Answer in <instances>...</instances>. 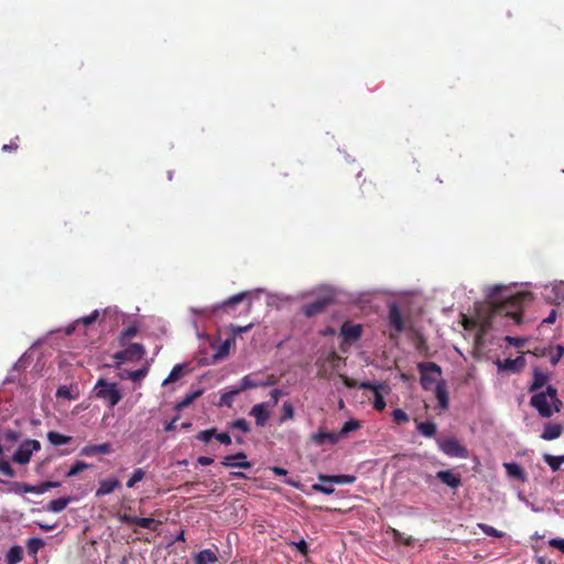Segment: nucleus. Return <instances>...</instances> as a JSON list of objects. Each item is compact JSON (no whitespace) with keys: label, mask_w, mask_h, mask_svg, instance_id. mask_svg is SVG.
<instances>
[{"label":"nucleus","mask_w":564,"mask_h":564,"mask_svg":"<svg viewBox=\"0 0 564 564\" xmlns=\"http://www.w3.org/2000/svg\"><path fill=\"white\" fill-rule=\"evenodd\" d=\"M41 449V443L36 440H26L21 443L12 456V460L20 465H25L30 462L33 452Z\"/></svg>","instance_id":"nucleus-5"},{"label":"nucleus","mask_w":564,"mask_h":564,"mask_svg":"<svg viewBox=\"0 0 564 564\" xmlns=\"http://www.w3.org/2000/svg\"><path fill=\"white\" fill-rule=\"evenodd\" d=\"M550 545L553 547L558 549L564 553V539H552L550 541Z\"/></svg>","instance_id":"nucleus-61"},{"label":"nucleus","mask_w":564,"mask_h":564,"mask_svg":"<svg viewBox=\"0 0 564 564\" xmlns=\"http://www.w3.org/2000/svg\"><path fill=\"white\" fill-rule=\"evenodd\" d=\"M311 440L316 445H323L324 443L337 444L340 440V434L336 432H328L325 429L321 427L314 434H312Z\"/></svg>","instance_id":"nucleus-14"},{"label":"nucleus","mask_w":564,"mask_h":564,"mask_svg":"<svg viewBox=\"0 0 564 564\" xmlns=\"http://www.w3.org/2000/svg\"><path fill=\"white\" fill-rule=\"evenodd\" d=\"M283 392L279 389H274L270 392V408L275 406L281 398Z\"/></svg>","instance_id":"nucleus-56"},{"label":"nucleus","mask_w":564,"mask_h":564,"mask_svg":"<svg viewBox=\"0 0 564 564\" xmlns=\"http://www.w3.org/2000/svg\"><path fill=\"white\" fill-rule=\"evenodd\" d=\"M230 427L231 429H236V430H240L243 433H248L250 431V425L247 422V420H245V419H238V420L234 421L230 424Z\"/></svg>","instance_id":"nucleus-49"},{"label":"nucleus","mask_w":564,"mask_h":564,"mask_svg":"<svg viewBox=\"0 0 564 564\" xmlns=\"http://www.w3.org/2000/svg\"><path fill=\"white\" fill-rule=\"evenodd\" d=\"M145 473L142 468H135L131 475V477L127 481L128 488H133L138 482L143 480Z\"/></svg>","instance_id":"nucleus-40"},{"label":"nucleus","mask_w":564,"mask_h":564,"mask_svg":"<svg viewBox=\"0 0 564 564\" xmlns=\"http://www.w3.org/2000/svg\"><path fill=\"white\" fill-rule=\"evenodd\" d=\"M113 358L118 361V364H121L123 361H128V355L124 354V349L117 351L113 356Z\"/></svg>","instance_id":"nucleus-63"},{"label":"nucleus","mask_w":564,"mask_h":564,"mask_svg":"<svg viewBox=\"0 0 564 564\" xmlns=\"http://www.w3.org/2000/svg\"><path fill=\"white\" fill-rule=\"evenodd\" d=\"M61 484L57 481H43L39 485H31V494L42 495L52 488L58 487Z\"/></svg>","instance_id":"nucleus-34"},{"label":"nucleus","mask_w":564,"mask_h":564,"mask_svg":"<svg viewBox=\"0 0 564 564\" xmlns=\"http://www.w3.org/2000/svg\"><path fill=\"white\" fill-rule=\"evenodd\" d=\"M496 365L499 370L510 371V372H521L525 366V359L523 356H519L516 359L506 358L505 360L497 359Z\"/></svg>","instance_id":"nucleus-12"},{"label":"nucleus","mask_w":564,"mask_h":564,"mask_svg":"<svg viewBox=\"0 0 564 564\" xmlns=\"http://www.w3.org/2000/svg\"><path fill=\"white\" fill-rule=\"evenodd\" d=\"M221 465L227 468L239 467L243 469H249L252 467V464L247 460V455L243 452H239L234 455H228L224 457V459L221 460Z\"/></svg>","instance_id":"nucleus-11"},{"label":"nucleus","mask_w":564,"mask_h":564,"mask_svg":"<svg viewBox=\"0 0 564 564\" xmlns=\"http://www.w3.org/2000/svg\"><path fill=\"white\" fill-rule=\"evenodd\" d=\"M56 397L57 398H63V399H67V400H72L74 399L70 390L66 387V386H61L57 391H56Z\"/></svg>","instance_id":"nucleus-53"},{"label":"nucleus","mask_w":564,"mask_h":564,"mask_svg":"<svg viewBox=\"0 0 564 564\" xmlns=\"http://www.w3.org/2000/svg\"><path fill=\"white\" fill-rule=\"evenodd\" d=\"M438 446L449 457L467 458L469 456L468 449L454 437L440 441Z\"/></svg>","instance_id":"nucleus-8"},{"label":"nucleus","mask_w":564,"mask_h":564,"mask_svg":"<svg viewBox=\"0 0 564 564\" xmlns=\"http://www.w3.org/2000/svg\"><path fill=\"white\" fill-rule=\"evenodd\" d=\"M218 561L216 552L205 549L198 552L194 557L195 564H214Z\"/></svg>","instance_id":"nucleus-23"},{"label":"nucleus","mask_w":564,"mask_h":564,"mask_svg":"<svg viewBox=\"0 0 564 564\" xmlns=\"http://www.w3.org/2000/svg\"><path fill=\"white\" fill-rule=\"evenodd\" d=\"M296 550L302 554V555H307L308 553V545L306 543L305 540H300L299 542H294L292 543Z\"/></svg>","instance_id":"nucleus-58"},{"label":"nucleus","mask_w":564,"mask_h":564,"mask_svg":"<svg viewBox=\"0 0 564 564\" xmlns=\"http://www.w3.org/2000/svg\"><path fill=\"white\" fill-rule=\"evenodd\" d=\"M505 286L494 285L490 288L488 297L491 305V315H506L514 319L516 324L522 323L523 304L532 300L531 292L521 291L502 300L496 299Z\"/></svg>","instance_id":"nucleus-1"},{"label":"nucleus","mask_w":564,"mask_h":564,"mask_svg":"<svg viewBox=\"0 0 564 564\" xmlns=\"http://www.w3.org/2000/svg\"><path fill=\"white\" fill-rule=\"evenodd\" d=\"M543 459L553 471H557L562 464H564V455L554 456L551 454H544Z\"/></svg>","instance_id":"nucleus-32"},{"label":"nucleus","mask_w":564,"mask_h":564,"mask_svg":"<svg viewBox=\"0 0 564 564\" xmlns=\"http://www.w3.org/2000/svg\"><path fill=\"white\" fill-rule=\"evenodd\" d=\"M112 451L110 443H102L98 445H86L82 448L80 455L95 456L98 454L108 455Z\"/></svg>","instance_id":"nucleus-18"},{"label":"nucleus","mask_w":564,"mask_h":564,"mask_svg":"<svg viewBox=\"0 0 564 564\" xmlns=\"http://www.w3.org/2000/svg\"><path fill=\"white\" fill-rule=\"evenodd\" d=\"M360 427V424L357 420H349L344 423L343 427L337 434H340V437L347 435L350 432H354Z\"/></svg>","instance_id":"nucleus-42"},{"label":"nucleus","mask_w":564,"mask_h":564,"mask_svg":"<svg viewBox=\"0 0 564 564\" xmlns=\"http://www.w3.org/2000/svg\"><path fill=\"white\" fill-rule=\"evenodd\" d=\"M334 297L329 294L318 296L315 301L303 305L302 312L306 317L322 314L332 303Z\"/></svg>","instance_id":"nucleus-7"},{"label":"nucleus","mask_w":564,"mask_h":564,"mask_svg":"<svg viewBox=\"0 0 564 564\" xmlns=\"http://www.w3.org/2000/svg\"><path fill=\"white\" fill-rule=\"evenodd\" d=\"M358 389L371 390L373 392V408L377 411L381 412L386 409V401L382 391L389 390L387 384L362 381L359 383Z\"/></svg>","instance_id":"nucleus-6"},{"label":"nucleus","mask_w":564,"mask_h":564,"mask_svg":"<svg viewBox=\"0 0 564 564\" xmlns=\"http://www.w3.org/2000/svg\"><path fill=\"white\" fill-rule=\"evenodd\" d=\"M389 324L398 332L401 333L404 330V321L401 315V312L395 303H392L389 307Z\"/></svg>","instance_id":"nucleus-16"},{"label":"nucleus","mask_w":564,"mask_h":564,"mask_svg":"<svg viewBox=\"0 0 564 564\" xmlns=\"http://www.w3.org/2000/svg\"><path fill=\"white\" fill-rule=\"evenodd\" d=\"M260 387H269L275 384L278 382V379L274 375H269L264 380H260Z\"/></svg>","instance_id":"nucleus-60"},{"label":"nucleus","mask_w":564,"mask_h":564,"mask_svg":"<svg viewBox=\"0 0 564 564\" xmlns=\"http://www.w3.org/2000/svg\"><path fill=\"white\" fill-rule=\"evenodd\" d=\"M270 402H261L254 404L250 410V415L254 417L258 426H264L270 417L269 409Z\"/></svg>","instance_id":"nucleus-13"},{"label":"nucleus","mask_w":564,"mask_h":564,"mask_svg":"<svg viewBox=\"0 0 564 564\" xmlns=\"http://www.w3.org/2000/svg\"><path fill=\"white\" fill-rule=\"evenodd\" d=\"M1 484H6L9 486V491L21 495V494H31V485L25 482L18 481H7L0 479Z\"/></svg>","instance_id":"nucleus-27"},{"label":"nucleus","mask_w":564,"mask_h":564,"mask_svg":"<svg viewBox=\"0 0 564 564\" xmlns=\"http://www.w3.org/2000/svg\"><path fill=\"white\" fill-rule=\"evenodd\" d=\"M197 463L202 466H209L214 463V459L212 457H207V456H199L197 458Z\"/></svg>","instance_id":"nucleus-62"},{"label":"nucleus","mask_w":564,"mask_h":564,"mask_svg":"<svg viewBox=\"0 0 564 564\" xmlns=\"http://www.w3.org/2000/svg\"><path fill=\"white\" fill-rule=\"evenodd\" d=\"M214 435H216V429L213 427V429H208V430H205V431H200L199 433H197V435L195 436L197 441H200V442H204V443H208L212 437H214Z\"/></svg>","instance_id":"nucleus-46"},{"label":"nucleus","mask_w":564,"mask_h":564,"mask_svg":"<svg viewBox=\"0 0 564 564\" xmlns=\"http://www.w3.org/2000/svg\"><path fill=\"white\" fill-rule=\"evenodd\" d=\"M89 467L88 464L84 463V462H76L75 464H73V466L69 468V470L67 471L66 476L67 477H73V476H76L77 474H79L80 471L87 469Z\"/></svg>","instance_id":"nucleus-45"},{"label":"nucleus","mask_w":564,"mask_h":564,"mask_svg":"<svg viewBox=\"0 0 564 564\" xmlns=\"http://www.w3.org/2000/svg\"><path fill=\"white\" fill-rule=\"evenodd\" d=\"M100 316V312L98 310H95L91 314L88 316H84L79 319H77V323H82L85 326H89L93 323H95Z\"/></svg>","instance_id":"nucleus-48"},{"label":"nucleus","mask_w":564,"mask_h":564,"mask_svg":"<svg viewBox=\"0 0 564 564\" xmlns=\"http://www.w3.org/2000/svg\"><path fill=\"white\" fill-rule=\"evenodd\" d=\"M241 393L238 391V388H232L226 392H224L220 397L219 405H225L228 408L232 406L234 397Z\"/></svg>","instance_id":"nucleus-37"},{"label":"nucleus","mask_w":564,"mask_h":564,"mask_svg":"<svg viewBox=\"0 0 564 564\" xmlns=\"http://www.w3.org/2000/svg\"><path fill=\"white\" fill-rule=\"evenodd\" d=\"M186 366L183 364L175 365L169 376L163 380L162 386H167L170 383L176 382L184 375Z\"/></svg>","instance_id":"nucleus-25"},{"label":"nucleus","mask_w":564,"mask_h":564,"mask_svg":"<svg viewBox=\"0 0 564 564\" xmlns=\"http://www.w3.org/2000/svg\"><path fill=\"white\" fill-rule=\"evenodd\" d=\"M118 519L121 523L126 524H135L140 528L149 529L151 531H156L161 522L153 518H140L130 516L127 513H122L118 516Z\"/></svg>","instance_id":"nucleus-9"},{"label":"nucleus","mask_w":564,"mask_h":564,"mask_svg":"<svg viewBox=\"0 0 564 564\" xmlns=\"http://www.w3.org/2000/svg\"><path fill=\"white\" fill-rule=\"evenodd\" d=\"M144 352V347L138 343H133L124 349V354L128 355V361L140 360L143 357Z\"/></svg>","instance_id":"nucleus-24"},{"label":"nucleus","mask_w":564,"mask_h":564,"mask_svg":"<svg viewBox=\"0 0 564 564\" xmlns=\"http://www.w3.org/2000/svg\"><path fill=\"white\" fill-rule=\"evenodd\" d=\"M436 478L453 489H457L462 485L460 476L452 470H440L436 473Z\"/></svg>","instance_id":"nucleus-15"},{"label":"nucleus","mask_w":564,"mask_h":564,"mask_svg":"<svg viewBox=\"0 0 564 564\" xmlns=\"http://www.w3.org/2000/svg\"><path fill=\"white\" fill-rule=\"evenodd\" d=\"M505 339H506V341H508L509 344H511V345H513L514 347H518V348L523 347L524 343H525V339L521 338V337L507 336Z\"/></svg>","instance_id":"nucleus-59"},{"label":"nucleus","mask_w":564,"mask_h":564,"mask_svg":"<svg viewBox=\"0 0 564 564\" xmlns=\"http://www.w3.org/2000/svg\"><path fill=\"white\" fill-rule=\"evenodd\" d=\"M312 489L314 491L322 492L325 495H332L335 491L334 487L324 486L322 484L312 485Z\"/></svg>","instance_id":"nucleus-55"},{"label":"nucleus","mask_w":564,"mask_h":564,"mask_svg":"<svg viewBox=\"0 0 564 564\" xmlns=\"http://www.w3.org/2000/svg\"><path fill=\"white\" fill-rule=\"evenodd\" d=\"M93 391L95 397L102 400L108 408H113L122 399L118 384L116 382H108L104 378L97 380Z\"/></svg>","instance_id":"nucleus-3"},{"label":"nucleus","mask_w":564,"mask_h":564,"mask_svg":"<svg viewBox=\"0 0 564 564\" xmlns=\"http://www.w3.org/2000/svg\"><path fill=\"white\" fill-rule=\"evenodd\" d=\"M22 558L23 550L19 545L10 547L6 556L7 564H18L22 561Z\"/></svg>","instance_id":"nucleus-28"},{"label":"nucleus","mask_w":564,"mask_h":564,"mask_svg":"<svg viewBox=\"0 0 564 564\" xmlns=\"http://www.w3.org/2000/svg\"><path fill=\"white\" fill-rule=\"evenodd\" d=\"M214 437L220 443V444H224V445H230L231 444V437L228 433L226 432H223V433H217L216 432V435H214Z\"/></svg>","instance_id":"nucleus-57"},{"label":"nucleus","mask_w":564,"mask_h":564,"mask_svg":"<svg viewBox=\"0 0 564 564\" xmlns=\"http://www.w3.org/2000/svg\"><path fill=\"white\" fill-rule=\"evenodd\" d=\"M121 484L117 478H107L99 481V486L96 490V497H104L113 492L117 488H120Z\"/></svg>","instance_id":"nucleus-17"},{"label":"nucleus","mask_w":564,"mask_h":564,"mask_svg":"<svg viewBox=\"0 0 564 564\" xmlns=\"http://www.w3.org/2000/svg\"><path fill=\"white\" fill-rule=\"evenodd\" d=\"M3 437L9 443H15L20 440L21 434L18 431L8 430L4 432Z\"/></svg>","instance_id":"nucleus-50"},{"label":"nucleus","mask_w":564,"mask_h":564,"mask_svg":"<svg viewBox=\"0 0 564 564\" xmlns=\"http://www.w3.org/2000/svg\"><path fill=\"white\" fill-rule=\"evenodd\" d=\"M202 395V391L197 390L185 395L175 406L176 410H181L189 406L197 398Z\"/></svg>","instance_id":"nucleus-35"},{"label":"nucleus","mask_w":564,"mask_h":564,"mask_svg":"<svg viewBox=\"0 0 564 564\" xmlns=\"http://www.w3.org/2000/svg\"><path fill=\"white\" fill-rule=\"evenodd\" d=\"M318 479L324 482H333V484H354L356 481V477L354 475H318Z\"/></svg>","instance_id":"nucleus-22"},{"label":"nucleus","mask_w":564,"mask_h":564,"mask_svg":"<svg viewBox=\"0 0 564 564\" xmlns=\"http://www.w3.org/2000/svg\"><path fill=\"white\" fill-rule=\"evenodd\" d=\"M294 408L291 402H284L282 405V414L279 417V423L282 424L285 421L294 419Z\"/></svg>","instance_id":"nucleus-38"},{"label":"nucleus","mask_w":564,"mask_h":564,"mask_svg":"<svg viewBox=\"0 0 564 564\" xmlns=\"http://www.w3.org/2000/svg\"><path fill=\"white\" fill-rule=\"evenodd\" d=\"M530 406L543 419H550L554 413H560L563 402L560 400L557 389L546 386L545 390L531 392Z\"/></svg>","instance_id":"nucleus-2"},{"label":"nucleus","mask_w":564,"mask_h":564,"mask_svg":"<svg viewBox=\"0 0 564 564\" xmlns=\"http://www.w3.org/2000/svg\"><path fill=\"white\" fill-rule=\"evenodd\" d=\"M47 440L50 441L51 444H53L55 446H59V445H65V444L70 443L72 437L63 435L55 431H50L47 433Z\"/></svg>","instance_id":"nucleus-31"},{"label":"nucleus","mask_w":564,"mask_h":564,"mask_svg":"<svg viewBox=\"0 0 564 564\" xmlns=\"http://www.w3.org/2000/svg\"><path fill=\"white\" fill-rule=\"evenodd\" d=\"M147 373H148V369L141 368V369L129 372L128 377L132 381H139V380L143 379L147 376Z\"/></svg>","instance_id":"nucleus-52"},{"label":"nucleus","mask_w":564,"mask_h":564,"mask_svg":"<svg viewBox=\"0 0 564 564\" xmlns=\"http://www.w3.org/2000/svg\"><path fill=\"white\" fill-rule=\"evenodd\" d=\"M178 420L177 416H175L173 420H171L170 422H167L165 425H164V430L166 432H172V431H175L176 430V421Z\"/></svg>","instance_id":"nucleus-64"},{"label":"nucleus","mask_w":564,"mask_h":564,"mask_svg":"<svg viewBox=\"0 0 564 564\" xmlns=\"http://www.w3.org/2000/svg\"><path fill=\"white\" fill-rule=\"evenodd\" d=\"M503 467L506 468L507 474L510 477L517 478V479H524V470L523 468L517 464V463H505Z\"/></svg>","instance_id":"nucleus-30"},{"label":"nucleus","mask_w":564,"mask_h":564,"mask_svg":"<svg viewBox=\"0 0 564 564\" xmlns=\"http://www.w3.org/2000/svg\"><path fill=\"white\" fill-rule=\"evenodd\" d=\"M340 333L346 340H358L361 337L362 327L361 325L345 323L341 326Z\"/></svg>","instance_id":"nucleus-20"},{"label":"nucleus","mask_w":564,"mask_h":564,"mask_svg":"<svg viewBox=\"0 0 564 564\" xmlns=\"http://www.w3.org/2000/svg\"><path fill=\"white\" fill-rule=\"evenodd\" d=\"M479 528L485 534H487L489 536H492V538H502L503 536V532L498 531L497 529H495L494 527H491L489 524L480 523Z\"/></svg>","instance_id":"nucleus-44"},{"label":"nucleus","mask_w":564,"mask_h":564,"mask_svg":"<svg viewBox=\"0 0 564 564\" xmlns=\"http://www.w3.org/2000/svg\"><path fill=\"white\" fill-rule=\"evenodd\" d=\"M138 333V327L132 325L123 329L119 336V341L123 346L126 345L127 340L134 337Z\"/></svg>","instance_id":"nucleus-41"},{"label":"nucleus","mask_w":564,"mask_h":564,"mask_svg":"<svg viewBox=\"0 0 564 564\" xmlns=\"http://www.w3.org/2000/svg\"><path fill=\"white\" fill-rule=\"evenodd\" d=\"M44 546V541L40 538H30L26 541L29 555L36 556L37 552Z\"/></svg>","instance_id":"nucleus-33"},{"label":"nucleus","mask_w":564,"mask_h":564,"mask_svg":"<svg viewBox=\"0 0 564 564\" xmlns=\"http://www.w3.org/2000/svg\"><path fill=\"white\" fill-rule=\"evenodd\" d=\"M555 350L556 352L553 354L550 358V361L553 366H555L560 360L561 358L563 357V354H564V347L562 345H557L555 347Z\"/></svg>","instance_id":"nucleus-54"},{"label":"nucleus","mask_w":564,"mask_h":564,"mask_svg":"<svg viewBox=\"0 0 564 564\" xmlns=\"http://www.w3.org/2000/svg\"><path fill=\"white\" fill-rule=\"evenodd\" d=\"M563 426L558 423L547 422L544 424L541 438L552 441L558 438L563 433Z\"/></svg>","instance_id":"nucleus-19"},{"label":"nucleus","mask_w":564,"mask_h":564,"mask_svg":"<svg viewBox=\"0 0 564 564\" xmlns=\"http://www.w3.org/2000/svg\"><path fill=\"white\" fill-rule=\"evenodd\" d=\"M0 471L8 477H14L15 475L14 469L7 460H0Z\"/></svg>","instance_id":"nucleus-51"},{"label":"nucleus","mask_w":564,"mask_h":564,"mask_svg":"<svg viewBox=\"0 0 564 564\" xmlns=\"http://www.w3.org/2000/svg\"><path fill=\"white\" fill-rule=\"evenodd\" d=\"M72 500V497H62L58 499H54L48 502L46 510L50 512L58 513L63 511Z\"/></svg>","instance_id":"nucleus-26"},{"label":"nucleus","mask_w":564,"mask_h":564,"mask_svg":"<svg viewBox=\"0 0 564 564\" xmlns=\"http://www.w3.org/2000/svg\"><path fill=\"white\" fill-rule=\"evenodd\" d=\"M435 395H436V399L438 401V405L442 410H447L448 409V392H447V389H446V384L444 381H440L436 383L435 386Z\"/></svg>","instance_id":"nucleus-21"},{"label":"nucleus","mask_w":564,"mask_h":564,"mask_svg":"<svg viewBox=\"0 0 564 564\" xmlns=\"http://www.w3.org/2000/svg\"><path fill=\"white\" fill-rule=\"evenodd\" d=\"M417 431L425 437H433L436 434V424L431 421L419 422L416 425Z\"/></svg>","instance_id":"nucleus-29"},{"label":"nucleus","mask_w":564,"mask_h":564,"mask_svg":"<svg viewBox=\"0 0 564 564\" xmlns=\"http://www.w3.org/2000/svg\"><path fill=\"white\" fill-rule=\"evenodd\" d=\"M550 375L547 372L542 371L539 367H534L532 369V380L528 386V392H538L541 391L542 388H546L550 381Z\"/></svg>","instance_id":"nucleus-10"},{"label":"nucleus","mask_w":564,"mask_h":564,"mask_svg":"<svg viewBox=\"0 0 564 564\" xmlns=\"http://www.w3.org/2000/svg\"><path fill=\"white\" fill-rule=\"evenodd\" d=\"M391 415L397 424L408 423L410 421L409 415L402 409L393 410Z\"/></svg>","instance_id":"nucleus-43"},{"label":"nucleus","mask_w":564,"mask_h":564,"mask_svg":"<svg viewBox=\"0 0 564 564\" xmlns=\"http://www.w3.org/2000/svg\"><path fill=\"white\" fill-rule=\"evenodd\" d=\"M391 533L393 536V541L398 544H403L406 546H411L414 543L413 536H405L403 533L398 531L397 529H391Z\"/></svg>","instance_id":"nucleus-36"},{"label":"nucleus","mask_w":564,"mask_h":564,"mask_svg":"<svg viewBox=\"0 0 564 564\" xmlns=\"http://www.w3.org/2000/svg\"><path fill=\"white\" fill-rule=\"evenodd\" d=\"M261 382L260 380H253L251 376H245L241 379V383L238 387V391L243 392L248 389H253L260 387Z\"/></svg>","instance_id":"nucleus-39"},{"label":"nucleus","mask_w":564,"mask_h":564,"mask_svg":"<svg viewBox=\"0 0 564 564\" xmlns=\"http://www.w3.org/2000/svg\"><path fill=\"white\" fill-rule=\"evenodd\" d=\"M248 293L247 292H240L236 295L230 296L227 301L223 303V306H234L238 303H240L242 300L247 299Z\"/></svg>","instance_id":"nucleus-47"},{"label":"nucleus","mask_w":564,"mask_h":564,"mask_svg":"<svg viewBox=\"0 0 564 564\" xmlns=\"http://www.w3.org/2000/svg\"><path fill=\"white\" fill-rule=\"evenodd\" d=\"M417 369L422 388L426 391L431 390L433 384L438 382L437 378L442 373L441 367L435 362H420Z\"/></svg>","instance_id":"nucleus-4"}]
</instances>
